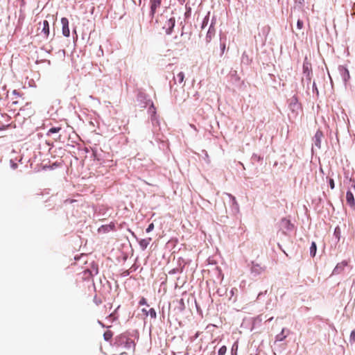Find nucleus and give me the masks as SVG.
Segmentation results:
<instances>
[{"instance_id": "obj_1", "label": "nucleus", "mask_w": 355, "mask_h": 355, "mask_svg": "<svg viewBox=\"0 0 355 355\" xmlns=\"http://www.w3.org/2000/svg\"><path fill=\"white\" fill-rule=\"evenodd\" d=\"M162 0H150V16L153 19L157 12L158 8H160Z\"/></svg>"}, {"instance_id": "obj_2", "label": "nucleus", "mask_w": 355, "mask_h": 355, "mask_svg": "<svg viewBox=\"0 0 355 355\" xmlns=\"http://www.w3.org/2000/svg\"><path fill=\"white\" fill-rule=\"evenodd\" d=\"M41 30V34H43L44 37H47L49 35V24L47 20H44L42 23L39 24L38 30Z\"/></svg>"}, {"instance_id": "obj_3", "label": "nucleus", "mask_w": 355, "mask_h": 355, "mask_svg": "<svg viewBox=\"0 0 355 355\" xmlns=\"http://www.w3.org/2000/svg\"><path fill=\"white\" fill-rule=\"evenodd\" d=\"M61 23L62 25V34L65 37H69L70 34V31L69 28V21L67 18L63 17L61 19Z\"/></svg>"}, {"instance_id": "obj_4", "label": "nucleus", "mask_w": 355, "mask_h": 355, "mask_svg": "<svg viewBox=\"0 0 355 355\" xmlns=\"http://www.w3.org/2000/svg\"><path fill=\"white\" fill-rule=\"evenodd\" d=\"M265 270V267L255 262H252L251 271L255 274H260Z\"/></svg>"}, {"instance_id": "obj_5", "label": "nucleus", "mask_w": 355, "mask_h": 355, "mask_svg": "<svg viewBox=\"0 0 355 355\" xmlns=\"http://www.w3.org/2000/svg\"><path fill=\"white\" fill-rule=\"evenodd\" d=\"M346 201L347 203L352 207L355 206V199L354 193L351 191H347L346 193Z\"/></svg>"}, {"instance_id": "obj_6", "label": "nucleus", "mask_w": 355, "mask_h": 355, "mask_svg": "<svg viewBox=\"0 0 355 355\" xmlns=\"http://www.w3.org/2000/svg\"><path fill=\"white\" fill-rule=\"evenodd\" d=\"M348 264L347 261H343L336 265L335 268L334 269V273L339 274L340 273Z\"/></svg>"}, {"instance_id": "obj_7", "label": "nucleus", "mask_w": 355, "mask_h": 355, "mask_svg": "<svg viewBox=\"0 0 355 355\" xmlns=\"http://www.w3.org/2000/svg\"><path fill=\"white\" fill-rule=\"evenodd\" d=\"M150 241H151V238L144 239H141L139 241V245H140L141 248L142 250H145V249L147 248V247L150 244Z\"/></svg>"}, {"instance_id": "obj_8", "label": "nucleus", "mask_w": 355, "mask_h": 355, "mask_svg": "<svg viewBox=\"0 0 355 355\" xmlns=\"http://www.w3.org/2000/svg\"><path fill=\"white\" fill-rule=\"evenodd\" d=\"M323 135L322 132L320 130H318L314 136L315 139V146L320 147V141L321 138L322 137Z\"/></svg>"}, {"instance_id": "obj_9", "label": "nucleus", "mask_w": 355, "mask_h": 355, "mask_svg": "<svg viewBox=\"0 0 355 355\" xmlns=\"http://www.w3.org/2000/svg\"><path fill=\"white\" fill-rule=\"evenodd\" d=\"M175 19L174 17H171L168 20V30L166 31V33L168 34H170L172 29L173 28L174 26H175Z\"/></svg>"}, {"instance_id": "obj_10", "label": "nucleus", "mask_w": 355, "mask_h": 355, "mask_svg": "<svg viewBox=\"0 0 355 355\" xmlns=\"http://www.w3.org/2000/svg\"><path fill=\"white\" fill-rule=\"evenodd\" d=\"M184 73L180 72L177 74L176 77L175 78V81L178 82L180 84L184 81Z\"/></svg>"}, {"instance_id": "obj_11", "label": "nucleus", "mask_w": 355, "mask_h": 355, "mask_svg": "<svg viewBox=\"0 0 355 355\" xmlns=\"http://www.w3.org/2000/svg\"><path fill=\"white\" fill-rule=\"evenodd\" d=\"M112 336L113 333L110 330L106 331L103 334L104 339L107 341L110 340Z\"/></svg>"}, {"instance_id": "obj_12", "label": "nucleus", "mask_w": 355, "mask_h": 355, "mask_svg": "<svg viewBox=\"0 0 355 355\" xmlns=\"http://www.w3.org/2000/svg\"><path fill=\"white\" fill-rule=\"evenodd\" d=\"M316 249H317V247H316L315 243V242H312L311 246L310 248V254H311V255L312 257H314L315 255Z\"/></svg>"}, {"instance_id": "obj_13", "label": "nucleus", "mask_w": 355, "mask_h": 355, "mask_svg": "<svg viewBox=\"0 0 355 355\" xmlns=\"http://www.w3.org/2000/svg\"><path fill=\"white\" fill-rule=\"evenodd\" d=\"M286 338V336L284 334V329L282 330V332L277 336V340L279 341H282Z\"/></svg>"}, {"instance_id": "obj_14", "label": "nucleus", "mask_w": 355, "mask_h": 355, "mask_svg": "<svg viewBox=\"0 0 355 355\" xmlns=\"http://www.w3.org/2000/svg\"><path fill=\"white\" fill-rule=\"evenodd\" d=\"M60 130H61L60 127L51 128L48 131L47 135H49L50 134L58 132Z\"/></svg>"}, {"instance_id": "obj_15", "label": "nucleus", "mask_w": 355, "mask_h": 355, "mask_svg": "<svg viewBox=\"0 0 355 355\" xmlns=\"http://www.w3.org/2000/svg\"><path fill=\"white\" fill-rule=\"evenodd\" d=\"M146 314H149L152 318H155L157 316L156 311L153 308L150 309L148 312H146Z\"/></svg>"}, {"instance_id": "obj_16", "label": "nucleus", "mask_w": 355, "mask_h": 355, "mask_svg": "<svg viewBox=\"0 0 355 355\" xmlns=\"http://www.w3.org/2000/svg\"><path fill=\"white\" fill-rule=\"evenodd\" d=\"M226 352H227V347H226V346L223 345L219 349V350L218 352V355H225Z\"/></svg>"}, {"instance_id": "obj_17", "label": "nucleus", "mask_w": 355, "mask_h": 355, "mask_svg": "<svg viewBox=\"0 0 355 355\" xmlns=\"http://www.w3.org/2000/svg\"><path fill=\"white\" fill-rule=\"evenodd\" d=\"M214 34V33L211 32L210 29L208 31L207 36H206V40H207V42H209L211 41V37Z\"/></svg>"}, {"instance_id": "obj_18", "label": "nucleus", "mask_w": 355, "mask_h": 355, "mask_svg": "<svg viewBox=\"0 0 355 355\" xmlns=\"http://www.w3.org/2000/svg\"><path fill=\"white\" fill-rule=\"evenodd\" d=\"M349 339L350 342L355 343V329L351 332Z\"/></svg>"}, {"instance_id": "obj_19", "label": "nucleus", "mask_w": 355, "mask_h": 355, "mask_svg": "<svg viewBox=\"0 0 355 355\" xmlns=\"http://www.w3.org/2000/svg\"><path fill=\"white\" fill-rule=\"evenodd\" d=\"M153 229H154V224L152 223H150V224L148 225V227H147V229H146V232H147V233H149V232H150L151 231H153Z\"/></svg>"}, {"instance_id": "obj_20", "label": "nucleus", "mask_w": 355, "mask_h": 355, "mask_svg": "<svg viewBox=\"0 0 355 355\" xmlns=\"http://www.w3.org/2000/svg\"><path fill=\"white\" fill-rule=\"evenodd\" d=\"M297 26L298 29H302L303 27V21L300 19H298L297 22Z\"/></svg>"}, {"instance_id": "obj_21", "label": "nucleus", "mask_w": 355, "mask_h": 355, "mask_svg": "<svg viewBox=\"0 0 355 355\" xmlns=\"http://www.w3.org/2000/svg\"><path fill=\"white\" fill-rule=\"evenodd\" d=\"M329 184L331 189H334L335 187L334 180L333 179L330 178L329 180Z\"/></svg>"}, {"instance_id": "obj_22", "label": "nucleus", "mask_w": 355, "mask_h": 355, "mask_svg": "<svg viewBox=\"0 0 355 355\" xmlns=\"http://www.w3.org/2000/svg\"><path fill=\"white\" fill-rule=\"evenodd\" d=\"M139 304V305L146 304V300L144 297H141Z\"/></svg>"}, {"instance_id": "obj_23", "label": "nucleus", "mask_w": 355, "mask_h": 355, "mask_svg": "<svg viewBox=\"0 0 355 355\" xmlns=\"http://www.w3.org/2000/svg\"><path fill=\"white\" fill-rule=\"evenodd\" d=\"M295 2L296 3H299L300 5H302L304 3V0H295Z\"/></svg>"}, {"instance_id": "obj_24", "label": "nucleus", "mask_w": 355, "mask_h": 355, "mask_svg": "<svg viewBox=\"0 0 355 355\" xmlns=\"http://www.w3.org/2000/svg\"><path fill=\"white\" fill-rule=\"evenodd\" d=\"M238 349V345L236 343H235L232 346V350L236 351Z\"/></svg>"}, {"instance_id": "obj_25", "label": "nucleus", "mask_w": 355, "mask_h": 355, "mask_svg": "<svg viewBox=\"0 0 355 355\" xmlns=\"http://www.w3.org/2000/svg\"><path fill=\"white\" fill-rule=\"evenodd\" d=\"M264 29H265L266 33H268L269 31H270V26H266L264 27Z\"/></svg>"}, {"instance_id": "obj_26", "label": "nucleus", "mask_w": 355, "mask_h": 355, "mask_svg": "<svg viewBox=\"0 0 355 355\" xmlns=\"http://www.w3.org/2000/svg\"><path fill=\"white\" fill-rule=\"evenodd\" d=\"M85 275L88 274L89 276H92V275H92V272H91V271H89V270H85Z\"/></svg>"}, {"instance_id": "obj_27", "label": "nucleus", "mask_w": 355, "mask_h": 355, "mask_svg": "<svg viewBox=\"0 0 355 355\" xmlns=\"http://www.w3.org/2000/svg\"><path fill=\"white\" fill-rule=\"evenodd\" d=\"M304 70L306 71V70H307V69H308V67H307V66H306V65L304 64Z\"/></svg>"}, {"instance_id": "obj_28", "label": "nucleus", "mask_w": 355, "mask_h": 355, "mask_svg": "<svg viewBox=\"0 0 355 355\" xmlns=\"http://www.w3.org/2000/svg\"><path fill=\"white\" fill-rule=\"evenodd\" d=\"M142 311L143 312H146V310L144 309H142Z\"/></svg>"}, {"instance_id": "obj_29", "label": "nucleus", "mask_w": 355, "mask_h": 355, "mask_svg": "<svg viewBox=\"0 0 355 355\" xmlns=\"http://www.w3.org/2000/svg\"><path fill=\"white\" fill-rule=\"evenodd\" d=\"M283 252L286 254V256H288V254L286 253V251L283 250Z\"/></svg>"}, {"instance_id": "obj_30", "label": "nucleus", "mask_w": 355, "mask_h": 355, "mask_svg": "<svg viewBox=\"0 0 355 355\" xmlns=\"http://www.w3.org/2000/svg\"><path fill=\"white\" fill-rule=\"evenodd\" d=\"M354 192H355V186H354Z\"/></svg>"}]
</instances>
